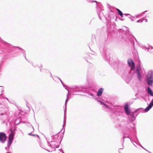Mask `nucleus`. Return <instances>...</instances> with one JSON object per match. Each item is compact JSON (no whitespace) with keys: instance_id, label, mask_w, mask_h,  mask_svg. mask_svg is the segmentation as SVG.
Here are the masks:
<instances>
[{"instance_id":"1","label":"nucleus","mask_w":153,"mask_h":153,"mask_svg":"<svg viewBox=\"0 0 153 153\" xmlns=\"http://www.w3.org/2000/svg\"><path fill=\"white\" fill-rule=\"evenodd\" d=\"M142 109V108H138L135 110L133 112H131L130 114L128 116V118L131 122H128V121L125 120H123L122 121L120 126L123 134V142L125 138H129L132 143L133 142V141L131 140L129 137V135L131 133L132 131L134 130V131H135L134 124L132 122L135 120L136 117L139 114L136 113Z\"/></svg>"},{"instance_id":"2","label":"nucleus","mask_w":153,"mask_h":153,"mask_svg":"<svg viewBox=\"0 0 153 153\" xmlns=\"http://www.w3.org/2000/svg\"><path fill=\"white\" fill-rule=\"evenodd\" d=\"M128 63L129 66L131 67V70L129 72V73H130V72L132 71H134V73L136 74L138 80L140 81L142 77L140 72V71L141 69L140 66V65H138L135 71V66L134 62L133 60L131 59H129L128 60Z\"/></svg>"},{"instance_id":"3","label":"nucleus","mask_w":153,"mask_h":153,"mask_svg":"<svg viewBox=\"0 0 153 153\" xmlns=\"http://www.w3.org/2000/svg\"><path fill=\"white\" fill-rule=\"evenodd\" d=\"M16 130L15 128H12L10 130V133L9 134L8 139V143L7 144V147H5V149L7 150H9L10 146L12 143L13 141L14 138V135L15 134L14 131Z\"/></svg>"},{"instance_id":"4","label":"nucleus","mask_w":153,"mask_h":153,"mask_svg":"<svg viewBox=\"0 0 153 153\" xmlns=\"http://www.w3.org/2000/svg\"><path fill=\"white\" fill-rule=\"evenodd\" d=\"M100 51L101 53L104 57L105 60L107 61L109 64H112L113 61L112 59H111L109 53H106V48H101Z\"/></svg>"},{"instance_id":"5","label":"nucleus","mask_w":153,"mask_h":153,"mask_svg":"<svg viewBox=\"0 0 153 153\" xmlns=\"http://www.w3.org/2000/svg\"><path fill=\"white\" fill-rule=\"evenodd\" d=\"M146 80L148 85L152 86L153 83V74L152 71L148 72L146 77Z\"/></svg>"},{"instance_id":"6","label":"nucleus","mask_w":153,"mask_h":153,"mask_svg":"<svg viewBox=\"0 0 153 153\" xmlns=\"http://www.w3.org/2000/svg\"><path fill=\"white\" fill-rule=\"evenodd\" d=\"M89 50L90 51V52L89 53L91 54V55L88 54H85L84 56V59L87 62L90 63V62L91 60L93 59L91 55H95L96 53L93 50H91V48H89Z\"/></svg>"},{"instance_id":"7","label":"nucleus","mask_w":153,"mask_h":153,"mask_svg":"<svg viewBox=\"0 0 153 153\" xmlns=\"http://www.w3.org/2000/svg\"><path fill=\"white\" fill-rule=\"evenodd\" d=\"M48 146L52 148H54V150L55 151V148H58L59 147V141L58 140H52L51 141L50 143L48 142Z\"/></svg>"},{"instance_id":"8","label":"nucleus","mask_w":153,"mask_h":153,"mask_svg":"<svg viewBox=\"0 0 153 153\" xmlns=\"http://www.w3.org/2000/svg\"><path fill=\"white\" fill-rule=\"evenodd\" d=\"M68 94L67 95V98L65 100V109L64 110V121H63V127L64 126H65V125H66V112L67 104V102L69 100V99L68 98Z\"/></svg>"},{"instance_id":"9","label":"nucleus","mask_w":153,"mask_h":153,"mask_svg":"<svg viewBox=\"0 0 153 153\" xmlns=\"http://www.w3.org/2000/svg\"><path fill=\"white\" fill-rule=\"evenodd\" d=\"M71 92L73 95L78 94L77 93H78L82 91V90L80 89L77 86H74L71 88Z\"/></svg>"},{"instance_id":"10","label":"nucleus","mask_w":153,"mask_h":153,"mask_svg":"<svg viewBox=\"0 0 153 153\" xmlns=\"http://www.w3.org/2000/svg\"><path fill=\"white\" fill-rule=\"evenodd\" d=\"M7 139L6 134L3 132H0V141L2 143H4Z\"/></svg>"},{"instance_id":"11","label":"nucleus","mask_w":153,"mask_h":153,"mask_svg":"<svg viewBox=\"0 0 153 153\" xmlns=\"http://www.w3.org/2000/svg\"><path fill=\"white\" fill-rule=\"evenodd\" d=\"M124 109L126 113L128 116L131 113L130 109L129 108L128 104H126L124 105Z\"/></svg>"},{"instance_id":"12","label":"nucleus","mask_w":153,"mask_h":153,"mask_svg":"<svg viewBox=\"0 0 153 153\" xmlns=\"http://www.w3.org/2000/svg\"><path fill=\"white\" fill-rule=\"evenodd\" d=\"M153 106V99L150 103L149 105L144 109L145 112H147L149 111Z\"/></svg>"},{"instance_id":"13","label":"nucleus","mask_w":153,"mask_h":153,"mask_svg":"<svg viewBox=\"0 0 153 153\" xmlns=\"http://www.w3.org/2000/svg\"><path fill=\"white\" fill-rule=\"evenodd\" d=\"M103 89L102 88H100L98 91L97 93V96L98 97H100L101 96L103 92Z\"/></svg>"},{"instance_id":"14","label":"nucleus","mask_w":153,"mask_h":153,"mask_svg":"<svg viewBox=\"0 0 153 153\" xmlns=\"http://www.w3.org/2000/svg\"><path fill=\"white\" fill-rule=\"evenodd\" d=\"M147 91L148 93L152 96H153V92L152 90L149 87H148L147 88Z\"/></svg>"},{"instance_id":"15","label":"nucleus","mask_w":153,"mask_h":153,"mask_svg":"<svg viewBox=\"0 0 153 153\" xmlns=\"http://www.w3.org/2000/svg\"><path fill=\"white\" fill-rule=\"evenodd\" d=\"M51 137L53 140H58V141H59V140L58 139L59 137L58 135L56 134L54 135H53Z\"/></svg>"},{"instance_id":"16","label":"nucleus","mask_w":153,"mask_h":153,"mask_svg":"<svg viewBox=\"0 0 153 153\" xmlns=\"http://www.w3.org/2000/svg\"><path fill=\"white\" fill-rule=\"evenodd\" d=\"M135 137L136 138V139L138 141V142H135L139 146H140L142 148H143V149H144L146 151H147V150L146 149H145L142 146V145L139 142V141H138V138H137V137L136 136H135Z\"/></svg>"},{"instance_id":"17","label":"nucleus","mask_w":153,"mask_h":153,"mask_svg":"<svg viewBox=\"0 0 153 153\" xmlns=\"http://www.w3.org/2000/svg\"><path fill=\"white\" fill-rule=\"evenodd\" d=\"M97 101L98 102H100L101 104L103 105V106L105 107V108H109L108 106L106 104L104 103L100 100H97Z\"/></svg>"},{"instance_id":"18","label":"nucleus","mask_w":153,"mask_h":153,"mask_svg":"<svg viewBox=\"0 0 153 153\" xmlns=\"http://www.w3.org/2000/svg\"><path fill=\"white\" fill-rule=\"evenodd\" d=\"M117 10L118 12V14L121 17H123V14L122 12L118 9H116Z\"/></svg>"},{"instance_id":"19","label":"nucleus","mask_w":153,"mask_h":153,"mask_svg":"<svg viewBox=\"0 0 153 153\" xmlns=\"http://www.w3.org/2000/svg\"><path fill=\"white\" fill-rule=\"evenodd\" d=\"M88 94L89 95L91 96L92 98H94V99H95V98L96 97V96H94V94L90 93H88Z\"/></svg>"},{"instance_id":"20","label":"nucleus","mask_w":153,"mask_h":153,"mask_svg":"<svg viewBox=\"0 0 153 153\" xmlns=\"http://www.w3.org/2000/svg\"><path fill=\"white\" fill-rule=\"evenodd\" d=\"M145 49H146V51L147 50V51H148L150 52H151L152 51V50L153 48H145Z\"/></svg>"},{"instance_id":"21","label":"nucleus","mask_w":153,"mask_h":153,"mask_svg":"<svg viewBox=\"0 0 153 153\" xmlns=\"http://www.w3.org/2000/svg\"><path fill=\"white\" fill-rule=\"evenodd\" d=\"M28 135H32V136H36L37 137H39L38 135H36V134H32L31 133H29Z\"/></svg>"},{"instance_id":"22","label":"nucleus","mask_w":153,"mask_h":153,"mask_svg":"<svg viewBox=\"0 0 153 153\" xmlns=\"http://www.w3.org/2000/svg\"><path fill=\"white\" fill-rule=\"evenodd\" d=\"M61 83H62V84L63 86H64V87L67 90H68L66 89V86H65V85L64 84V83H63V82H62Z\"/></svg>"},{"instance_id":"23","label":"nucleus","mask_w":153,"mask_h":153,"mask_svg":"<svg viewBox=\"0 0 153 153\" xmlns=\"http://www.w3.org/2000/svg\"><path fill=\"white\" fill-rule=\"evenodd\" d=\"M42 68H41V66H40V71L41 72H43V70H42Z\"/></svg>"},{"instance_id":"24","label":"nucleus","mask_w":153,"mask_h":153,"mask_svg":"<svg viewBox=\"0 0 153 153\" xmlns=\"http://www.w3.org/2000/svg\"><path fill=\"white\" fill-rule=\"evenodd\" d=\"M60 152H62L63 153H64V152L63 151V150L62 149H60L59 150Z\"/></svg>"},{"instance_id":"25","label":"nucleus","mask_w":153,"mask_h":153,"mask_svg":"<svg viewBox=\"0 0 153 153\" xmlns=\"http://www.w3.org/2000/svg\"><path fill=\"white\" fill-rule=\"evenodd\" d=\"M2 65V62H1L0 63V68H1V67Z\"/></svg>"},{"instance_id":"26","label":"nucleus","mask_w":153,"mask_h":153,"mask_svg":"<svg viewBox=\"0 0 153 153\" xmlns=\"http://www.w3.org/2000/svg\"><path fill=\"white\" fill-rule=\"evenodd\" d=\"M57 78H58L59 79V80L61 81V82H62V81L61 80L59 77H57Z\"/></svg>"},{"instance_id":"27","label":"nucleus","mask_w":153,"mask_h":153,"mask_svg":"<svg viewBox=\"0 0 153 153\" xmlns=\"http://www.w3.org/2000/svg\"><path fill=\"white\" fill-rule=\"evenodd\" d=\"M33 66H34L35 67H36V66L35 65H34L33 64H32Z\"/></svg>"},{"instance_id":"28","label":"nucleus","mask_w":153,"mask_h":153,"mask_svg":"<svg viewBox=\"0 0 153 153\" xmlns=\"http://www.w3.org/2000/svg\"><path fill=\"white\" fill-rule=\"evenodd\" d=\"M140 21H141V22H142V21H140V20H138L137 21V22H140Z\"/></svg>"},{"instance_id":"29","label":"nucleus","mask_w":153,"mask_h":153,"mask_svg":"<svg viewBox=\"0 0 153 153\" xmlns=\"http://www.w3.org/2000/svg\"><path fill=\"white\" fill-rule=\"evenodd\" d=\"M5 98H6V99H7V100L8 101H9V100L8 99V98H6V97H5Z\"/></svg>"},{"instance_id":"30","label":"nucleus","mask_w":153,"mask_h":153,"mask_svg":"<svg viewBox=\"0 0 153 153\" xmlns=\"http://www.w3.org/2000/svg\"><path fill=\"white\" fill-rule=\"evenodd\" d=\"M4 115V114H3V113H1V116H2V115Z\"/></svg>"},{"instance_id":"31","label":"nucleus","mask_w":153,"mask_h":153,"mask_svg":"<svg viewBox=\"0 0 153 153\" xmlns=\"http://www.w3.org/2000/svg\"><path fill=\"white\" fill-rule=\"evenodd\" d=\"M19 49H20L22 51H24V50H23L22 49V48H19Z\"/></svg>"},{"instance_id":"32","label":"nucleus","mask_w":153,"mask_h":153,"mask_svg":"<svg viewBox=\"0 0 153 153\" xmlns=\"http://www.w3.org/2000/svg\"><path fill=\"white\" fill-rule=\"evenodd\" d=\"M50 73L51 74V77H52V74H51V72H50Z\"/></svg>"},{"instance_id":"33","label":"nucleus","mask_w":153,"mask_h":153,"mask_svg":"<svg viewBox=\"0 0 153 153\" xmlns=\"http://www.w3.org/2000/svg\"><path fill=\"white\" fill-rule=\"evenodd\" d=\"M46 150L47 151H48V152H50V151H49V150Z\"/></svg>"},{"instance_id":"34","label":"nucleus","mask_w":153,"mask_h":153,"mask_svg":"<svg viewBox=\"0 0 153 153\" xmlns=\"http://www.w3.org/2000/svg\"><path fill=\"white\" fill-rule=\"evenodd\" d=\"M123 149V148H122V149H120H120H119V150H120V149Z\"/></svg>"},{"instance_id":"35","label":"nucleus","mask_w":153,"mask_h":153,"mask_svg":"<svg viewBox=\"0 0 153 153\" xmlns=\"http://www.w3.org/2000/svg\"><path fill=\"white\" fill-rule=\"evenodd\" d=\"M6 153H11V152H7Z\"/></svg>"},{"instance_id":"36","label":"nucleus","mask_w":153,"mask_h":153,"mask_svg":"<svg viewBox=\"0 0 153 153\" xmlns=\"http://www.w3.org/2000/svg\"><path fill=\"white\" fill-rule=\"evenodd\" d=\"M33 131H34V128L33 127Z\"/></svg>"},{"instance_id":"37","label":"nucleus","mask_w":153,"mask_h":153,"mask_svg":"<svg viewBox=\"0 0 153 153\" xmlns=\"http://www.w3.org/2000/svg\"><path fill=\"white\" fill-rule=\"evenodd\" d=\"M25 59H26L27 60V59H26V57H25Z\"/></svg>"},{"instance_id":"38","label":"nucleus","mask_w":153,"mask_h":153,"mask_svg":"<svg viewBox=\"0 0 153 153\" xmlns=\"http://www.w3.org/2000/svg\"><path fill=\"white\" fill-rule=\"evenodd\" d=\"M133 144H134V145L135 146V144L134 143H133Z\"/></svg>"},{"instance_id":"39","label":"nucleus","mask_w":153,"mask_h":153,"mask_svg":"<svg viewBox=\"0 0 153 153\" xmlns=\"http://www.w3.org/2000/svg\"><path fill=\"white\" fill-rule=\"evenodd\" d=\"M0 53H1V52H0Z\"/></svg>"},{"instance_id":"40","label":"nucleus","mask_w":153,"mask_h":153,"mask_svg":"<svg viewBox=\"0 0 153 153\" xmlns=\"http://www.w3.org/2000/svg\"><path fill=\"white\" fill-rule=\"evenodd\" d=\"M0 87H1V86H0Z\"/></svg>"}]
</instances>
